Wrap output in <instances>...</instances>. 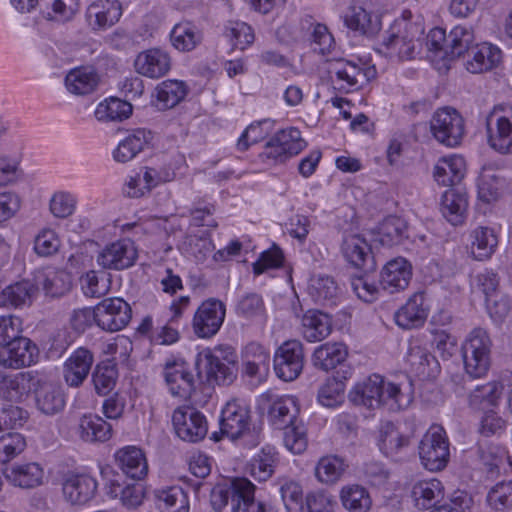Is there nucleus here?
I'll return each instance as SVG.
<instances>
[{
	"label": "nucleus",
	"mask_w": 512,
	"mask_h": 512,
	"mask_svg": "<svg viewBox=\"0 0 512 512\" xmlns=\"http://www.w3.org/2000/svg\"><path fill=\"white\" fill-rule=\"evenodd\" d=\"M349 399L369 409L388 405L391 410H400L410 405L412 393L410 388L404 391L400 385L385 382L382 376L373 374L355 385L349 393Z\"/></svg>",
	"instance_id": "1"
},
{
	"label": "nucleus",
	"mask_w": 512,
	"mask_h": 512,
	"mask_svg": "<svg viewBox=\"0 0 512 512\" xmlns=\"http://www.w3.org/2000/svg\"><path fill=\"white\" fill-rule=\"evenodd\" d=\"M237 354L230 345H218L198 353L195 366L198 376L205 375L209 384L229 385L237 376Z\"/></svg>",
	"instance_id": "2"
},
{
	"label": "nucleus",
	"mask_w": 512,
	"mask_h": 512,
	"mask_svg": "<svg viewBox=\"0 0 512 512\" xmlns=\"http://www.w3.org/2000/svg\"><path fill=\"white\" fill-rule=\"evenodd\" d=\"M410 17L411 12L405 11L382 35L381 47L390 57L399 60L414 58L424 27L419 22L411 21Z\"/></svg>",
	"instance_id": "3"
},
{
	"label": "nucleus",
	"mask_w": 512,
	"mask_h": 512,
	"mask_svg": "<svg viewBox=\"0 0 512 512\" xmlns=\"http://www.w3.org/2000/svg\"><path fill=\"white\" fill-rule=\"evenodd\" d=\"M492 342L486 330L474 328L462 345L466 373L472 378L484 376L490 367Z\"/></svg>",
	"instance_id": "4"
},
{
	"label": "nucleus",
	"mask_w": 512,
	"mask_h": 512,
	"mask_svg": "<svg viewBox=\"0 0 512 512\" xmlns=\"http://www.w3.org/2000/svg\"><path fill=\"white\" fill-rule=\"evenodd\" d=\"M220 434L232 440L243 438L246 444L252 446L257 445L260 440V431L255 427L250 429L249 408L237 401L228 402L222 409Z\"/></svg>",
	"instance_id": "5"
},
{
	"label": "nucleus",
	"mask_w": 512,
	"mask_h": 512,
	"mask_svg": "<svg viewBox=\"0 0 512 512\" xmlns=\"http://www.w3.org/2000/svg\"><path fill=\"white\" fill-rule=\"evenodd\" d=\"M418 450L425 469L431 472L443 470L450 458L449 441L444 428L432 425L423 435Z\"/></svg>",
	"instance_id": "6"
},
{
	"label": "nucleus",
	"mask_w": 512,
	"mask_h": 512,
	"mask_svg": "<svg viewBox=\"0 0 512 512\" xmlns=\"http://www.w3.org/2000/svg\"><path fill=\"white\" fill-rule=\"evenodd\" d=\"M430 130L438 142L455 147L461 143L464 136V119L453 108H441L433 114Z\"/></svg>",
	"instance_id": "7"
},
{
	"label": "nucleus",
	"mask_w": 512,
	"mask_h": 512,
	"mask_svg": "<svg viewBox=\"0 0 512 512\" xmlns=\"http://www.w3.org/2000/svg\"><path fill=\"white\" fill-rule=\"evenodd\" d=\"M97 326L106 332H118L131 321V306L120 297H109L96 305Z\"/></svg>",
	"instance_id": "8"
},
{
	"label": "nucleus",
	"mask_w": 512,
	"mask_h": 512,
	"mask_svg": "<svg viewBox=\"0 0 512 512\" xmlns=\"http://www.w3.org/2000/svg\"><path fill=\"white\" fill-rule=\"evenodd\" d=\"M225 315L226 308L222 301L216 298L203 301L193 316L192 328L194 334L204 339L213 337L220 330Z\"/></svg>",
	"instance_id": "9"
},
{
	"label": "nucleus",
	"mask_w": 512,
	"mask_h": 512,
	"mask_svg": "<svg viewBox=\"0 0 512 512\" xmlns=\"http://www.w3.org/2000/svg\"><path fill=\"white\" fill-rule=\"evenodd\" d=\"M273 362L278 378L286 382L295 380L304 366L303 344L295 339L285 341L276 350Z\"/></svg>",
	"instance_id": "10"
},
{
	"label": "nucleus",
	"mask_w": 512,
	"mask_h": 512,
	"mask_svg": "<svg viewBox=\"0 0 512 512\" xmlns=\"http://www.w3.org/2000/svg\"><path fill=\"white\" fill-rule=\"evenodd\" d=\"M172 423L177 436L183 441L197 443L208 433L205 416L192 407H179L174 410Z\"/></svg>",
	"instance_id": "11"
},
{
	"label": "nucleus",
	"mask_w": 512,
	"mask_h": 512,
	"mask_svg": "<svg viewBox=\"0 0 512 512\" xmlns=\"http://www.w3.org/2000/svg\"><path fill=\"white\" fill-rule=\"evenodd\" d=\"M329 73L335 75L339 89L350 92L362 87L376 77L373 66L359 65L353 61L340 59L331 64Z\"/></svg>",
	"instance_id": "12"
},
{
	"label": "nucleus",
	"mask_w": 512,
	"mask_h": 512,
	"mask_svg": "<svg viewBox=\"0 0 512 512\" xmlns=\"http://www.w3.org/2000/svg\"><path fill=\"white\" fill-rule=\"evenodd\" d=\"M306 147L301 132L294 127L277 132L265 145L264 155L276 162H285Z\"/></svg>",
	"instance_id": "13"
},
{
	"label": "nucleus",
	"mask_w": 512,
	"mask_h": 512,
	"mask_svg": "<svg viewBox=\"0 0 512 512\" xmlns=\"http://www.w3.org/2000/svg\"><path fill=\"white\" fill-rule=\"evenodd\" d=\"M253 482H217L211 490L210 502L216 512H239L246 490Z\"/></svg>",
	"instance_id": "14"
},
{
	"label": "nucleus",
	"mask_w": 512,
	"mask_h": 512,
	"mask_svg": "<svg viewBox=\"0 0 512 512\" xmlns=\"http://www.w3.org/2000/svg\"><path fill=\"white\" fill-rule=\"evenodd\" d=\"M137 259V250L129 239H121L106 245L97 255L96 262L103 269L123 270Z\"/></svg>",
	"instance_id": "15"
},
{
	"label": "nucleus",
	"mask_w": 512,
	"mask_h": 512,
	"mask_svg": "<svg viewBox=\"0 0 512 512\" xmlns=\"http://www.w3.org/2000/svg\"><path fill=\"white\" fill-rule=\"evenodd\" d=\"M488 145L500 154H512V119L494 109L486 117Z\"/></svg>",
	"instance_id": "16"
},
{
	"label": "nucleus",
	"mask_w": 512,
	"mask_h": 512,
	"mask_svg": "<svg viewBox=\"0 0 512 512\" xmlns=\"http://www.w3.org/2000/svg\"><path fill=\"white\" fill-rule=\"evenodd\" d=\"M32 392L35 406L40 413L54 416L63 411L65 394L56 383L38 377Z\"/></svg>",
	"instance_id": "17"
},
{
	"label": "nucleus",
	"mask_w": 512,
	"mask_h": 512,
	"mask_svg": "<svg viewBox=\"0 0 512 512\" xmlns=\"http://www.w3.org/2000/svg\"><path fill=\"white\" fill-rule=\"evenodd\" d=\"M39 350L29 339L19 336L0 351V364L7 368L19 369L36 362Z\"/></svg>",
	"instance_id": "18"
},
{
	"label": "nucleus",
	"mask_w": 512,
	"mask_h": 512,
	"mask_svg": "<svg viewBox=\"0 0 512 512\" xmlns=\"http://www.w3.org/2000/svg\"><path fill=\"white\" fill-rule=\"evenodd\" d=\"M122 15L118 0H97L91 3L85 13L88 26L94 30H106L115 25Z\"/></svg>",
	"instance_id": "19"
},
{
	"label": "nucleus",
	"mask_w": 512,
	"mask_h": 512,
	"mask_svg": "<svg viewBox=\"0 0 512 512\" xmlns=\"http://www.w3.org/2000/svg\"><path fill=\"white\" fill-rule=\"evenodd\" d=\"M412 278V266L402 257L390 260L381 271L382 290L394 294L405 290Z\"/></svg>",
	"instance_id": "20"
},
{
	"label": "nucleus",
	"mask_w": 512,
	"mask_h": 512,
	"mask_svg": "<svg viewBox=\"0 0 512 512\" xmlns=\"http://www.w3.org/2000/svg\"><path fill=\"white\" fill-rule=\"evenodd\" d=\"M138 74L157 79L166 75L171 69L169 54L158 48H151L140 52L134 61Z\"/></svg>",
	"instance_id": "21"
},
{
	"label": "nucleus",
	"mask_w": 512,
	"mask_h": 512,
	"mask_svg": "<svg viewBox=\"0 0 512 512\" xmlns=\"http://www.w3.org/2000/svg\"><path fill=\"white\" fill-rule=\"evenodd\" d=\"M94 362L93 353L84 347L77 348L64 362L63 377L69 387H79L88 377Z\"/></svg>",
	"instance_id": "22"
},
{
	"label": "nucleus",
	"mask_w": 512,
	"mask_h": 512,
	"mask_svg": "<svg viewBox=\"0 0 512 512\" xmlns=\"http://www.w3.org/2000/svg\"><path fill=\"white\" fill-rule=\"evenodd\" d=\"M429 313V306L426 303L425 293L419 291L414 293L408 301L394 315L396 324L403 329H414L421 327Z\"/></svg>",
	"instance_id": "23"
},
{
	"label": "nucleus",
	"mask_w": 512,
	"mask_h": 512,
	"mask_svg": "<svg viewBox=\"0 0 512 512\" xmlns=\"http://www.w3.org/2000/svg\"><path fill=\"white\" fill-rule=\"evenodd\" d=\"M38 375L33 371L5 375L0 371V395L11 402H19L33 391Z\"/></svg>",
	"instance_id": "24"
},
{
	"label": "nucleus",
	"mask_w": 512,
	"mask_h": 512,
	"mask_svg": "<svg viewBox=\"0 0 512 512\" xmlns=\"http://www.w3.org/2000/svg\"><path fill=\"white\" fill-rule=\"evenodd\" d=\"M341 251L344 258L354 267L366 272L375 269L371 248L367 241L358 234H351L343 239Z\"/></svg>",
	"instance_id": "25"
},
{
	"label": "nucleus",
	"mask_w": 512,
	"mask_h": 512,
	"mask_svg": "<svg viewBox=\"0 0 512 512\" xmlns=\"http://www.w3.org/2000/svg\"><path fill=\"white\" fill-rule=\"evenodd\" d=\"M344 22L349 29L367 37H373L381 30L380 16L361 3L350 6Z\"/></svg>",
	"instance_id": "26"
},
{
	"label": "nucleus",
	"mask_w": 512,
	"mask_h": 512,
	"mask_svg": "<svg viewBox=\"0 0 512 512\" xmlns=\"http://www.w3.org/2000/svg\"><path fill=\"white\" fill-rule=\"evenodd\" d=\"M267 398L271 402L268 408V418L276 429L282 430L297 422L299 407L295 397L268 394Z\"/></svg>",
	"instance_id": "27"
},
{
	"label": "nucleus",
	"mask_w": 512,
	"mask_h": 512,
	"mask_svg": "<svg viewBox=\"0 0 512 512\" xmlns=\"http://www.w3.org/2000/svg\"><path fill=\"white\" fill-rule=\"evenodd\" d=\"M164 378L173 396L187 398L195 389L194 377L183 362H166Z\"/></svg>",
	"instance_id": "28"
},
{
	"label": "nucleus",
	"mask_w": 512,
	"mask_h": 512,
	"mask_svg": "<svg viewBox=\"0 0 512 512\" xmlns=\"http://www.w3.org/2000/svg\"><path fill=\"white\" fill-rule=\"evenodd\" d=\"M502 60L501 50L490 43L474 45L467 53L466 69L471 73H482L496 67Z\"/></svg>",
	"instance_id": "29"
},
{
	"label": "nucleus",
	"mask_w": 512,
	"mask_h": 512,
	"mask_svg": "<svg viewBox=\"0 0 512 512\" xmlns=\"http://www.w3.org/2000/svg\"><path fill=\"white\" fill-rule=\"evenodd\" d=\"M116 461L123 473L131 480H145L148 475V463L140 448L128 446L117 451Z\"/></svg>",
	"instance_id": "30"
},
{
	"label": "nucleus",
	"mask_w": 512,
	"mask_h": 512,
	"mask_svg": "<svg viewBox=\"0 0 512 512\" xmlns=\"http://www.w3.org/2000/svg\"><path fill=\"white\" fill-rule=\"evenodd\" d=\"M307 293L319 305L333 306L339 299L340 291L334 278L329 275H312L308 281Z\"/></svg>",
	"instance_id": "31"
},
{
	"label": "nucleus",
	"mask_w": 512,
	"mask_h": 512,
	"mask_svg": "<svg viewBox=\"0 0 512 512\" xmlns=\"http://www.w3.org/2000/svg\"><path fill=\"white\" fill-rule=\"evenodd\" d=\"M301 327L303 337L308 342L322 341L332 331V319L327 313L310 309L302 316Z\"/></svg>",
	"instance_id": "32"
},
{
	"label": "nucleus",
	"mask_w": 512,
	"mask_h": 512,
	"mask_svg": "<svg viewBox=\"0 0 512 512\" xmlns=\"http://www.w3.org/2000/svg\"><path fill=\"white\" fill-rule=\"evenodd\" d=\"M100 81L99 74L92 66L72 69L65 77L67 90L75 95H87L95 91Z\"/></svg>",
	"instance_id": "33"
},
{
	"label": "nucleus",
	"mask_w": 512,
	"mask_h": 512,
	"mask_svg": "<svg viewBox=\"0 0 512 512\" xmlns=\"http://www.w3.org/2000/svg\"><path fill=\"white\" fill-rule=\"evenodd\" d=\"M104 489L110 498H119L129 508L139 506L146 495L143 482H106Z\"/></svg>",
	"instance_id": "34"
},
{
	"label": "nucleus",
	"mask_w": 512,
	"mask_h": 512,
	"mask_svg": "<svg viewBox=\"0 0 512 512\" xmlns=\"http://www.w3.org/2000/svg\"><path fill=\"white\" fill-rule=\"evenodd\" d=\"M468 207L467 194L459 188L446 190L441 198V213L452 225L462 224Z\"/></svg>",
	"instance_id": "35"
},
{
	"label": "nucleus",
	"mask_w": 512,
	"mask_h": 512,
	"mask_svg": "<svg viewBox=\"0 0 512 512\" xmlns=\"http://www.w3.org/2000/svg\"><path fill=\"white\" fill-rule=\"evenodd\" d=\"M38 287L29 280H22L7 286L0 293V305L19 308L32 304Z\"/></svg>",
	"instance_id": "36"
},
{
	"label": "nucleus",
	"mask_w": 512,
	"mask_h": 512,
	"mask_svg": "<svg viewBox=\"0 0 512 512\" xmlns=\"http://www.w3.org/2000/svg\"><path fill=\"white\" fill-rule=\"evenodd\" d=\"M243 372L249 377H256L269 369V352L257 342L248 343L242 350Z\"/></svg>",
	"instance_id": "37"
},
{
	"label": "nucleus",
	"mask_w": 512,
	"mask_h": 512,
	"mask_svg": "<svg viewBox=\"0 0 512 512\" xmlns=\"http://www.w3.org/2000/svg\"><path fill=\"white\" fill-rule=\"evenodd\" d=\"M471 255L475 260L489 259L498 245V238L494 229L485 226L475 228L471 234Z\"/></svg>",
	"instance_id": "38"
},
{
	"label": "nucleus",
	"mask_w": 512,
	"mask_h": 512,
	"mask_svg": "<svg viewBox=\"0 0 512 512\" xmlns=\"http://www.w3.org/2000/svg\"><path fill=\"white\" fill-rule=\"evenodd\" d=\"M465 162L460 156L442 158L434 168L435 180L443 186H455L464 177Z\"/></svg>",
	"instance_id": "39"
},
{
	"label": "nucleus",
	"mask_w": 512,
	"mask_h": 512,
	"mask_svg": "<svg viewBox=\"0 0 512 512\" xmlns=\"http://www.w3.org/2000/svg\"><path fill=\"white\" fill-rule=\"evenodd\" d=\"M347 355L348 352L344 344L327 342L315 349L312 363L318 369L329 371L341 364Z\"/></svg>",
	"instance_id": "40"
},
{
	"label": "nucleus",
	"mask_w": 512,
	"mask_h": 512,
	"mask_svg": "<svg viewBox=\"0 0 512 512\" xmlns=\"http://www.w3.org/2000/svg\"><path fill=\"white\" fill-rule=\"evenodd\" d=\"M80 437L86 442H105L111 438L112 426L97 415H83L79 421Z\"/></svg>",
	"instance_id": "41"
},
{
	"label": "nucleus",
	"mask_w": 512,
	"mask_h": 512,
	"mask_svg": "<svg viewBox=\"0 0 512 512\" xmlns=\"http://www.w3.org/2000/svg\"><path fill=\"white\" fill-rule=\"evenodd\" d=\"M156 504L169 512H189L187 493L178 485L168 486L154 491Z\"/></svg>",
	"instance_id": "42"
},
{
	"label": "nucleus",
	"mask_w": 512,
	"mask_h": 512,
	"mask_svg": "<svg viewBox=\"0 0 512 512\" xmlns=\"http://www.w3.org/2000/svg\"><path fill=\"white\" fill-rule=\"evenodd\" d=\"M151 133L145 129H137L119 143L114 151V159L126 163L132 160L149 143Z\"/></svg>",
	"instance_id": "43"
},
{
	"label": "nucleus",
	"mask_w": 512,
	"mask_h": 512,
	"mask_svg": "<svg viewBox=\"0 0 512 512\" xmlns=\"http://www.w3.org/2000/svg\"><path fill=\"white\" fill-rule=\"evenodd\" d=\"M156 106L160 110H166L179 104L187 94L184 82L178 80H165L157 85Z\"/></svg>",
	"instance_id": "44"
},
{
	"label": "nucleus",
	"mask_w": 512,
	"mask_h": 512,
	"mask_svg": "<svg viewBox=\"0 0 512 512\" xmlns=\"http://www.w3.org/2000/svg\"><path fill=\"white\" fill-rule=\"evenodd\" d=\"M474 32L466 26H455L448 34V48L444 52V57L448 61L467 54L474 46Z\"/></svg>",
	"instance_id": "45"
},
{
	"label": "nucleus",
	"mask_w": 512,
	"mask_h": 512,
	"mask_svg": "<svg viewBox=\"0 0 512 512\" xmlns=\"http://www.w3.org/2000/svg\"><path fill=\"white\" fill-rule=\"evenodd\" d=\"M117 379V365L110 360L98 363L92 372L94 389L100 396L108 395L114 389Z\"/></svg>",
	"instance_id": "46"
},
{
	"label": "nucleus",
	"mask_w": 512,
	"mask_h": 512,
	"mask_svg": "<svg viewBox=\"0 0 512 512\" xmlns=\"http://www.w3.org/2000/svg\"><path fill=\"white\" fill-rule=\"evenodd\" d=\"M276 467V453L272 447H264L247 464L249 475L257 480H268L273 476Z\"/></svg>",
	"instance_id": "47"
},
{
	"label": "nucleus",
	"mask_w": 512,
	"mask_h": 512,
	"mask_svg": "<svg viewBox=\"0 0 512 512\" xmlns=\"http://www.w3.org/2000/svg\"><path fill=\"white\" fill-rule=\"evenodd\" d=\"M342 505L350 512H368L372 505L369 492L359 484H350L342 488Z\"/></svg>",
	"instance_id": "48"
},
{
	"label": "nucleus",
	"mask_w": 512,
	"mask_h": 512,
	"mask_svg": "<svg viewBox=\"0 0 512 512\" xmlns=\"http://www.w3.org/2000/svg\"><path fill=\"white\" fill-rule=\"evenodd\" d=\"M46 296L59 298L67 294L72 287V276L65 270H48L40 281Z\"/></svg>",
	"instance_id": "49"
},
{
	"label": "nucleus",
	"mask_w": 512,
	"mask_h": 512,
	"mask_svg": "<svg viewBox=\"0 0 512 512\" xmlns=\"http://www.w3.org/2000/svg\"><path fill=\"white\" fill-rule=\"evenodd\" d=\"M132 113V105L125 100L111 97L98 104L95 117L102 122L123 121Z\"/></svg>",
	"instance_id": "50"
},
{
	"label": "nucleus",
	"mask_w": 512,
	"mask_h": 512,
	"mask_svg": "<svg viewBox=\"0 0 512 512\" xmlns=\"http://www.w3.org/2000/svg\"><path fill=\"white\" fill-rule=\"evenodd\" d=\"M172 45L179 51H191L202 40L199 29L190 22L178 23L171 31Z\"/></svg>",
	"instance_id": "51"
},
{
	"label": "nucleus",
	"mask_w": 512,
	"mask_h": 512,
	"mask_svg": "<svg viewBox=\"0 0 512 512\" xmlns=\"http://www.w3.org/2000/svg\"><path fill=\"white\" fill-rule=\"evenodd\" d=\"M411 496L417 508L429 509L443 499L444 489L441 482H417Z\"/></svg>",
	"instance_id": "52"
},
{
	"label": "nucleus",
	"mask_w": 512,
	"mask_h": 512,
	"mask_svg": "<svg viewBox=\"0 0 512 512\" xmlns=\"http://www.w3.org/2000/svg\"><path fill=\"white\" fill-rule=\"evenodd\" d=\"M407 223L400 217L390 216L379 226V241L382 245L394 246L408 238Z\"/></svg>",
	"instance_id": "53"
},
{
	"label": "nucleus",
	"mask_w": 512,
	"mask_h": 512,
	"mask_svg": "<svg viewBox=\"0 0 512 512\" xmlns=\"http://www.w3.org/2000/svg\"><path fill=\"white\" fill-rule=\"evenodd\" d=\"M97 491V482H63L64 499L71 505H85Z\"/></svg>",
	"instance_id": "54"
},
{
	"label": "nucleus",
	"mask_w": 512,
	"mask_h": 512,
	"mask_svg": "<svg viewBox=\"0 0 512 512\" xmlns=\"http://www.w3.org/2000/svg\"><path fill=\"white\" fill-rule=\"evenodd\" d=\"M224 36L232 43L233 47L245 49L254 41L252 28L245 22L229 21L225 26Z\"/></svg>",
	"instance_id": "55"
},
{
	"label": "nucleus",
	"mask_w": 512,
	"mask_h": 512,
	"mask_svg": "<svg viewBox=\"0 0 512 512\" xmlns=\"http://www.w3.org/2000/svg\"><path fill=\"white\" fill-rule=\"evenodd\" d=\"M347 468L348 464L344 459L338 456H324L315 467V476L318 480H323V476L330 480H338L344 476Z\"/></svg>",
	"instance_id": "56"
},
{
	"label": "nucleus",
	"mask_w": 512,
	"mask_h": 512,
	"mask_svg": "<svg viewBox=\"0 0 512 512\" xmlns=\"http://www.w3.org/2000/svg\"><path fill=\"white\" fill-rule=\"evenodd\" d=\"M345 385L336 378H328L319 388L318 401L321 405L333 408L344 401Z\"/></svg>",
	"instance_id": "57"
},
{
	"label": "nucleus",
	"mask_w": 512,
	"mask_h": 512,
	"mask_svg": "<svg viewBox=\"0 0 512 512\" xmlns=\"http://www.w3.org/2000/svg\"><path fill=\"white\" fill-rule=\"evenodd\" d=\"M504 386L501 382L492 381L484 385L477 386L470 394V403L477 405L486 402L491 406H496L503 393Z\"/></svg>",
	"instance_id": "58"
},
{
	"label": "nucleus",
	"mask_w": 512,
	"mask_h": 512,
	"mask_svg": "<svg viewBox=\"0 0 512 512\" xmlns=\"http://www.w3.org/2000/svg\"><path fill=\"white\" fill-rule=\"evenodd\" d=\"M407 443L408 440L395 429L393 424L387 423L382 427L379 446L386 455L396 454Z\"/></svg>",
	"instance_id": "59"
},
{
	"label": "nucleus",
	"mask_w": 512,
	"mask_h": 512,
	"mask_svg": "<svg viewBox=\"0 0 512 512\" xmlns=\"http://www.w3.org/2000/svg\"><path fill=\"white\" fill-rule=\"evenodd\" d=\"M487 502L497 511L512 507V482H497L488 492Z\"/></svg>",
	"instance_id": "60"
},
{
	"label": "nucleus",
	"mask_w": 512,
	"mask_h": 512,
	"mask_svg": "<svg viewBox=\"0 0 512 512\" xmlns=\"http://www.w3.org/2000/svg\"><path fill=\"white\" fill-rule=\"evenodd\" d=\"M406 361L415 373L428 376L430 374L428 367L431 363H435L436 359L426 349L415 345L408 349Z\"/></svg>",
	"instance_id": "61"
},
{
	"label": "nucleus",
	"mask_w": 512,
	"mask_h": 512,
	"mask_svg": "<svg viewBox=\"0 0 512 512\" xmlns=\"http://www.w3.org/2000/svg\"><path fill=\"white\" fill-rule=\"evenodd\" d=\"M26 441L20 433H7L0 437V462L6 463L24 451Z\"/></svg>",
	"instance_id": "62"
},
{
	"label": "nucleus",
	"mask_w": 512,
	"mask_h": 512,
	"mask_svg": "<svg viewBox=\"0 0 512 512\" xmlns=\"http://www.w3.org/2000/svg\"><path fill=\"white\" fill-rule=\"evenodd\" d=\"M282 430H284L283 441L287 449L295 454H300L306 449V431L302 424L295 422Z\"/></svg>",
	"instance_id": "63"
},
{
	"label": "nucleus",
	"mask_w": 512,
	"mask_h": 512,
	"mask_svg": "<svg viewBox=\"0 0 512 512\" xmlns=\"http://www.w3.org/2000/svg\"><path fill=\"white\" fill-rule=\"evenodd\" d=\"M76 198L68 192H56L50 200V211L56 218H67L71 216L76 207Z\"/></svg>",
	"instance_id": "64"
}]
</instances>
